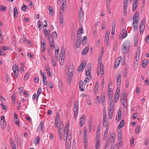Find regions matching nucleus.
Segmentation results:
<instances>
[{
	"label": "nucleus",
	"instance_id": "nucleus-1",
	"mask_svg": "<svg viewBox=\"0 0 149 149\" xmlns=\"http://www.w3.org/2000/svg\"><path fill=\"white\" fill-rule=\"evenodd\" d=\"M139 20V12H136L133 16V22L132 23L134 28L133 30L134 31H136L137 29Z\"/></svg>",
	"mask_w": 149,
	"mask_h": 149
},
{
	"label": "nucleus",
	"instance_id": "nucleus-2",
	"mask_svg": "<svg viewBox=\"0 0 149 149\" xmlns=\"http://www.w3.org/2000/svg\"><path fill=\"white\" fill-rule=\"evenodd\" d=\"M130 46V42L125 41L122 45L121 48V51L123 54H125L129 51Z\"/></svg>",
	"mask_w": 149,
	"mask_h": 149
},
{
	"label": "nucleus",
	"instance_id": "nucleus-3",
	"mask_svg": "<svg viewBox=\"0 0 149 149\" xmlns=\"http://www.w3.org/2000/svg\"><path fill=\"white\" fill-rule=\"evenodd\" d=\"M69 123L68 122L67 123H66L65 127L64 128V137L66 136V139H68V130L69 129Z\"/></svg>",
	"mask_w": 149,
	"mask_h": 149
},
{
	"label": "nucleus",
	"instance_id": "nucleus-4",
	"mask_svg": "<svg viewBox=\"0 0 149 149\" xmlns=\"http://www.w3.org/2000/svg\"><path fill=\"white\" fill-rule=\"evenodd\" d=\"M84 61L81 63L80 65L79 66L77 69V71L79 72H81L83 70L84 68L86 65V63L84 62Z\"/></svg>",
	"mask_w": 149,
	"mask_h": 149
},
{
	"label": "nucleus",
	"instance_id": "nucleus-5",
	"mask_svg": "<svg viewBox=\"0 0 149 149\" xmlns=\"http://www.w3.org/2000/svg\"><path fill=\"white\" fill-rule=\"evenodd\" d=\"M80 9L79 11V20L80 21L81 19V20H82V17H83V9L82 7H80Z\"/></svg>",
	"mask_w": 149,
	"mask_h": 149
},
{
	"label": "nucleus",
	"instance_id": "nucleus-6",
	"mask_svg": "<svg viewBox=\"0 0 149 149\" xmlns=\"http://www.w3.org/2000/svg\"><path fill=\"white\" fill-rule=\"evenodd\" d=\"M126 96L125 92L124 91H122L120 95V99L121 101L126 100Z\"/></svg>",
	"mask_w": 149,
	"mask_h": 149
},
{
	"label": "nucleus",
	"instance_id": "nucleus-7",
	"mask_svg": "<svg viewBox=\"0 0 149 149\" xmlns=\"http://www.w3.org/2000/svg\"><path fill=\"white\" fill-rule=\"evenodd\" d=\"M43 83V84L45 86L47 84V79L46 77V75L45 73L42 74Z\"/></svg>",
	"mask_w": 149,
	"mask_h": 149
},
{
	"label": "nucleus",
	"instance_id": "nucleus-8",
	"mask_svg": "<svg viewBox=\"0 0 149 149\" xmlns=\"http://www.w3.org/2000/svg\"><path fill=\"white\" fill-rule=\"evenodd\" d=\"M85 121V117L84 116H82L80 120V126L81 127L84 124Z\"/></svg>",
	"mask_w": 149,
	"mask_h": 149
},
{
	"label": "nucleus",
	"instance_id": "nucleus-9",
	"mask_svg": "<svg viewBox=\"0 0 149 149\" xmlns=\"http://www.w3.org/2000/svg\"><path fill=\"white\" fill-rule=\"evenodd\" d=\"M121 112L120 111H118L116 115V120L117 122L119 121L121 118Z\"/></svg>",
	"mask_w": 149,
	"mask_h": 149
},
{
	"label": "nucleus",
	"instance_id": "nucleus-10",
	"mask_svg": "<svg viewBox=\"0 0 149 149\" xmlns=\"http://www.w3.org/2000/svg\"><path fill=\"white\" fill-rule=\"evenodd\" d=\"M10 144L13 149H16V146L12 138H11L10 141Z\"/></svg>",
	"mask_w": 149,
	"mask_h": 149
},
{
	"label": "nucleus",
	"instance_id": "nucleus-11",
	"mask_svg": "<svg viewBox=\"0 0 149 149\" xmlns=\"http://www.w3.org/2000/svg\"><path fill=\"white\" fill-rule=\"evenodd\" d=\"M17 7H16L14 8V17L15 18H16L18 17L17 13H18Z\"/></svg>",
	"mask_w": 149,
	"mask_h": 149
},
{
	"label": "nucleus",
	"instance_id": "nucleus-12",
	"mask_svg": "<svg viewBox=\"0 0 149 149\" xmlns=\"http://www.w3.org/2000/svg\"><path fill=\"white\" fill-rule=\"evenodd\" d=\"M65 49L64 47L63 46L62 47V49L61 50V52L60 53V56L62 57H63L65 56Z\"/></svg>",
	"mask_w": 149,
	"mask_h": 149
},
{
	"label": "nucleus",
	"instance_id": "nucleus-13",
	"mask_svg": "<svg viewBox=\"0 0 149 149\" xmlns=\"http://www.w3.org/2000/svg\"><path fill=\"white\" fill-rule=\"evenodd\" d=\"M121 82V75L119 74L118 75L117 79V84L118 85H120Z\"/></svg>",
	"mask_w": 149,
	"mask_h": 149
},
{
	"label": "nucleus",
	"instance_id": "nucleus-14",
	"mask_svg": "<svg viewBox=\"0 0 149 149\" xmlns=\"http://www.w3.org/2000/svg\"><path fill=\"white\" fill-rule=\"evenodd\" d=\"M88 47H86L83 49L82 52V54L83 55H85L88 52Z\"/></svg>",
	"mask_w": 149,
	"mask_h": 149
},
{
	"label": "nucleus",
	"instance_id": "nucleus-15",
	"mask_svg": "<svg viewBox=\"0 0 149 149\" xmlns=\"http://www.w3.org/2000/svg\"><path fill=\"white\" fill-rule=\"evenodd\" d=\"M110 109L113 110L114 109V104L113 101H111L109 108V109Z\"/></svg>",
	"mask_w": 149,
	"mask_h": 149
},
{
	"label": "nucleus",
	"instance_id": "nucleus-16",
	"mask_svg": "<svg viewBox=\"0 0 149 149\" xmlns=\"http://www.w3.org/2000/svg\"><path fill=\"white\" fill-rule=\"evenodd\" d=\"M91 70H90L89 69L87 70H86L85 73L87 77H88L89 78H91Z\"/></svg>",
	"mask_w": 149,
	"mask_h": 149
},
{
	"label": "nucleus",
	"instance_id": "nucleus-17",
	"mask_svg": "<svg viewBox=\"0 0 149 149\" xmlns=\"http://www.w3.org/2000/svg\"><path fill=\"white\" fill-rule=\"evenodd\" d=\"M137 6V3H136V1H134L133 4V11H134L136 9Z\"/></svg>",
	"mask_w": 149,
	"mask_h": 149
},
{
	"label": "nucleus",
	"instance_id": "nucleus-18",
	"mask_svg": "<svg viewBox=\"0 0 149 149\" xmlns=\"http://www.w3.org/2000/svg\"><path fill=\"white\" fill-rule=\"evenodd\" d=\"M78 108H74V118L75 119H76L78 114Z\"/></svg>",
	"mask_w": 149,
	"mask_h": 149
},
{
	"label": "nucleus",
	"instance_id": "nucleus-19",
	"mask_svg": "<svg viewBox=\"0 0 149 149\" xmlns=\"http://www.w3.org/2000/svg\"><path fill=\"white\" fill-rule=\"evenodd\" d=\"M125 123V121L123 120H122L120 121L119 124V125L118 127V129L121 128L123 126L124 124Z\"/></svg>",
	"mask_w": 149,
	"mask_h": 149
},
{
	"label": "nucleus",
	"instance_id": "nucleus-20",
	"mask_svg": "<svg viewBox=\"0 0 149 149\" xmlns=\"http://www.w3.org/2000/svg\"><path fill=\"white\" fill-rule=\"evenodd\" d=\"M145 26H139L140 33H142L144 31Z\"/></svg>",
	"mask_w": 149,
	"mask_h": 149
},
{
	"label": "nucleus",
	"instance_id": "nucleus-21",
	"mask_svg": "<svg viewBox=\"0 0 149 149\" xmlns=\"http://www.w3.org/2000/svg\"><path fill=\"white\" fill-rule=\"evenodd\" d=\"M45 69L46 70V71H47V74L49 77L51 76L52 75V74L50 72V69L49 67H46Z\"/></svg>",
	"mask_w": 149,
	"mask_h": 149
},
{
	"label": "nucleus",
	"instance_id": "nucleus-22",
	"mask_svg": "<svg viewBox=\"0 0 149 149\" xmlns=\"http://www.w3.org/2000/svg\"><path fill=\"white\" fill-rule=\"evenodd\" d=\"M121 56H120L118 57L115 62V64L117 65H119L120 64V61H121Z\"/></svg>",
	"mask_w": 149,
	"mask_h": 149
},
{
	"label": "nucleus",
	"instance_id": "nucleus-23",
	"mask_svg": "<svg viewBox=\"0 0 149 149\" xmlns=\"http://www.w3.org/2000/svg\"><path fill=\"white\" fill-rule=\"evenodd\" d=\"M108 136H109V140H110L111 143H113L114 142L115 140V136H114L108 135Z\"/></svg>",
	"mask_w": 149,
	"mask_h": 149
},
{
	"label": "nucleus",
	"instance_id": "nucleus-24",
	"mask_svg": "<svg viewBox=\"0 0 149 149\" xmlns=\"http://www.w3.org/2000/svg\"><path fill=\"white\" fill-rule=\"evenodd\" d=\"M98 89V82L97 81H96L94 91L95 92H97Z\"/></svg>",
	"mask_w": 149,
	"mask_h": 149
},
{
	"label": "nucleus",
	"instance_id": "nucleus-25",
	"mask_svg": "<svg viewBox=\"0 0 149 149\" xmlns=\"http://www.w3.org/2000/svg\"><path fill=\"white\" fill-rule=\"evenodd\" d=\"M1 127L2 129H4L6 125V123L5 121H1Z\"/></svg>",
	"mask_w": 149,
	"mask_h": 149
},
{
	"label": "nucleus",
	"instance_id": "nucleus-26",
	"mask_svg": "<svg viewBox=\"0 0 149 149\" xmlns=\"http://www.w3.org/2000/svg\"><path fill=\"white\" fill-rule=\"evenodd\" d=\"M42 92V89L41 87H40L38 88L37 93V99H38L40 95V93Z\"/></svg>",
	"mask_w": 149,
	"mask_h": 149
},
{
	"label": "nucleus",
	"instance_id": "nucleus-27",
	"mask_svg": "<svg viewBox=\"0 0 149 149\" xmlns=\"http://www.w3.org/2000/svg\"><path fill=\"white\" fill-rule=\"evenodd\" d=\"M11 98L12 99V102L13 103H15L16 102L15 95V93H13L11 96Z\"/></svg>",
	"mask_w": 149,
	"mask_h": 149
},
{
	"label": "nucleus",
	"instance_id": "nucleus-28",
	"mask_svg": "<svg viewBox=\"0 0 149 149\" xmlns=\"http://www.w3.org/2000/svg\"><path fill=\"white\" fill-rule=\"evenodd\" d=\"M71 143V141L67 142L66 144V149H69Z\"/></svg>",
	"mask_w": 149,
	"mask_h": 149
},
{
	"label": "nucleus",
	"instance_id": "nucleus-29",
	"mask_svg": "<svg viewBox=\"0 0 149 149\" xmlns=\"http://www.w3.org/2000/svg\"><path fill=\"white\" fill-rule=\"evenodd\" d=\"M148 60L145 59L143 60L142 62V63L143 64V65L142 66L143 67V68L145 67L146 65L148 64Z\"/></svg>",
	"mask_w": 149,
	"mask_h": 149
},
{
	"label": "nucleus",
	"instance_id": "nucleus-30",
	"mask_svg": "<svg viewBox=\"0 0 149 149\" xmlns=\"http://www.w3.org/2000/svg\"><path fill=\"white\" fill-rule=\"evenodd\" d=\"M100 141H97L96 142L95 148L96 149H99L100 147Z\"/></svg>",
	"mask_w": 149,
	"mask_h": 149
},
{
	"label": "nucleus",
	"instance_id": "nucleus-31",
	"mask_svg": "<svg viewBox=\"0 0 149 149\" xmlns=\"http://www.w3.org/2000/svg\"><path fill=\"white\" fill-rule=\"evenodd\" d=\"M49 13H51V15H53L54 11L52 7L51 6H49Z\"/></svg>",
	"mask_w": 149,
	"mask_h": 149
},
{
	"label": "nucleus",
	"instance_id": "nucleus-32",
	"mask_svg": "<svg viewBox=\"0 0 149 149\" xmlns=\"http://www.w3.org/2000/svg\"><path fill=\"white\" fill-rule=\"evenodd\" d=\"M36 141L34 142V143L36 145L38 144L40 142V137L39 136H37L36 138Z\"/></svg>",
	"mask_w": 149,
	"mask_h": 149
},
{
	"label": "nucleus",
	"instance_id": "nucleus-33",
	"mask_svg": "<svg viewBox=\"0 0 149 149\" xmlns=\"http://www.w3.org/2000/svg\"><path fill=\"white\" fill-rule=\"evenodd\" d=\"M84 141V144L85 146V148H86L87 146L88 145V139H86V138H83Z\"/></svg>",
	"mask_w": 149,
	"mask_h": 149
},
{
	"label": "nucleus",
	"instance_id": "nucleus-34",
	"mask_svg": "<svg viewBox=\"0 0 149 149\" xmlns=\"http://www.w3.org/2000/svg\"><path fill=\"white\" fill-rule=\"evenodd\" d=\"M110 141V140H109V136H108L107 139V140L106 141L105 145V148H106L107 147H108V146L109 142Z\"/></svg>",
	"mask_w": 149,
	"mask_h": 149
},
{
	"label": "nucleus",
	"instance_id": "nucleus-35",
	"mask_svg": "<svg viewBox=\"0 0 149 149\" xmlns=\"http://www.w3.org/2000/svg\"><path fill=\"white\" fill-rule=\"evenodd\" d=\"M105 96L104 94H103L101 96V102L102 103H104L105 102Z\"/></svg>",
	"mask_w": 149,
	"mask_h": 149
},
{
	"label": "nucleus",
	"instance_id": "nucleus-36",
	"mask_svg": "<svg viewBox=\"0 0 149 149\" xmlns=\"http://www.w3.org/2000/svg\"><path fill=\"white\" fill-rule=\"evenodd\" d=\"M145 22H146V18H144L141 22L139 24V26H145Z\"/></svg>",
	"mask_w": 149,
	"mask_h": 149
},
{
	"label": "nucleus",
	"instance_id": "nucleus-37",
	"mask_svg": "<svg viewBox=\"0 0 149 149\" xmlns=\"http://www.w3.org/2000/svg\"><path fill=\"white\" fill-rule=\"evenodd\" d=\"M140 127L139 125L137 126L136 128V133L137 134H138L139 133L140 131Z\"/></svg>",
	"mask_w": 149,
	"mask_h": 149
},
{
	"label": "nucleus",
	"instance_id": "nucleus-38",
	"mask_svg": "<svg viewBox=\"0 0 149 149\" xmlns=\"http://www.w3.org/2000/svg\"><path fill=\"white\" fill-rule=\"evenodd\" d=\"M83 138H87L86 130V128H84L83 132Z\"/></svg>",
	"mask_w": 149,
	"mask_h": 149
},
{
	"label": "nucleus",
	"instance_id": "nucleus-39",
	"mask_svg": "<svg viewBox=\"0 0 149 149\" xmlns=\"http://www.w3.org/2000/svg\"><path fill=\"white\" fill-rule=\"evenodd\" d=\"M43 127V124L42 123H41L39 124V125L38 127V130H40L41 129L42 130Z\"/></svg>",
	"mask_w": 149,
	"mask_h": 149
},
{
	"label": "nucleus",
	"instance_id": "nucleus-40",
	"mask_svg": "<svg viewBox=\"0 0 149 149\" xmlns=\"http://www.w3.org/2000/svg\"><path fill=\"white\" fill-rule=\"evenodd\" d=\"M127 30L125 31L122 35V38H124L127 37Z\"/></svg>",
	"mask_w": 149,
	"mask_h": 149
},
{
	"label": "nucleus",
	"instance_id": "nucleus-41",
	"mask_svg": "<svg viewBox=\"0 0 149 149\" xmlns=\"http://www.w3.org/2000/svg\"><path fill=\"white\" fill-rule=\"evenodd\" d=\"M122 102V104L123 106V107L124 108H126L127 107V103L126 102V100H123V101H121Z\"/></svg>",
	"mask_w": 149,
	"mask_h": 149
},
{
	"label": "nucleus",
	"instance_id": "nucleus-42",
	"mask_svg": "<svg viewBox=\"0 0 149 149\" xmlns=\"http://www.w3.org/2000/svg\"><path fill=\"white\" fill-rule=\"evenodd\" d=\"M6 7L3 6L1 5H0V10L2 11H5L6 10Z\"/></svg>",
	"mask_w": 149,
	"mask_h": 149
},
{
	"label": "nucleus",
	"instance_id": "nucleus-43",
	"mask_svg": "<svg viewBox=\"0 0 149 149\" xmlns=\"http://www.w3.org/2000/svg\"><path fill=\"white\" fill-rule=\"evenodd\" d=\"M65 8V7L64 6H61L60 8V13L61 14L62 13L63 11L64 10V8Z\"/></svg>",
	"mask_w": 149,
	"mask_h": 149
},
{
	"label": "nucleus",
	"instance_id": "nucleus-44",
	"mask_svg": "<svg viewBox=\"0 0 149 149\" xmlns=\"http://www.w3.org/2000/svg\"><path fill=\"white\" fill-rule=\"evenodd\" d=\"M3 40V36L2 35V32L0 29V42L2 43Z\"/></svg>",
	"mask_w": 149,
	"mask_h": 149
},
{
	"label": "nucleus",
	"instance_id": "nucleus-45",
	"mask_svg": "<svg viewBox=\"0 0 149 149\" xmlns=\"http://www.w3.org/2000/svg\"><path fill=\"white\" fill-rule=\"evenodd\" d=\"M81 41L77 40L76 44V48H77L79 47L81 44Z\"/></svg>",
	"mask_w": 149,
	"mask_h": 149
},
{
	"label": "nucleus",
	"instance_id": "nucleus-46",
	"mask_svg": "<svg viewBox=\"0 0 149 149\" xmlns=\"http://www.w3.org/2000/svg\"><path fill=\"white\" fill-rule=\"evenodd\" d=\"M59 22L60 24H61L63 23V18L62 16V15H60V18H59Z\"/></svg>",
	"mask_w": 149,
	"mask_h": 149
},
{
	"label": "nucleus",
	"instance_id": "nucleus-47",
	"mask_svg": "<svg viewBox=\"0 0 149 149\" xmlns=\"http://www.w3.org/2000/svg\"><path fill=\"white\" fill-rule=\"evenodd\" d=\"M100 135L99 133H97L95 137V140L97 141H100Z\"/></svg>",
	"mask_w": 149,
	"mask_h": 149
},
{
	"label": "nucleus",
	"instance_id": "nucleus-48",
	"mask_svg": "<svg viewBox=\"0 0 149 149\" xmlns=\"http://www.w3.org/2000/svg\"><path fill=\"white\" fill-rule=\"evenodd\" d=\"M59 130L58 131V135H63V129H61L59 127H58Z\"/></svg>",
	"mask_w": 149,
	"mask_h": 149
},
{
	"label": "nucleus",
	"instance_id": "nucleus-49",
	"mask_svg": "<svg viewBox=\"0 0 149 149\" xmlns=\"http://www.w3.org/2000/svg\"><path fill=\"white\" fill-rule=\"evenodd\" d=\"M13 72H14V74H15L14 77L15 78L16 77L17 78H18V70H14L13 71Z\"/></svg>",
	"mask_w": 149,
	"mask_h": 149
},
{
	"label": "nucleus",
	"instance_id": "nucleus-50",
	"mask_svg": "<svg viewBox=\"0 0 149 149\" xmlns=\"http://www.w3.org/2000/svg\"><path fill=\"white\" fill-rule=\"evenodd\" d=\"M100 72L101 73H102V75L104 73V67L103 65H102V66L100 68Z\"/></svg>",
	"mask_w": 149,
	"mask_h": 149
},
{
	"label": "nucleus",
	"instance_id": "nucleus-51",
	"mask_svg": "<svg viewBox=\"0 0 149 149\" xmlns=\"http://www.w3.org/2000/svg\"><path fill=\"white\" fill-rule=\"evenodd\" d=\"M14 121L15 122V124L17 125V126L19 127H20V125L19 123V121L17 120V119H16L15 120H14Z\"/></svg>",
	"mask_w": 149,
	"mask_h": 149
},
{
	"label": "nucleus",
	"instance_id": "nucleus-52",
	"mask_svg": "<svg viewBox=\"0 0 149 149\" xmlns=\"http://www.w3.org/2000/svg\"><path fill=\"white\" fill-rule=\"evenodd\" d=\"M52 37H55V38H56L57 37L56 32V31H54L52 34Z\"/></svg>",
	"mask_w": 149,
	"mask_h": 149
},
{
	"label": "nucleus",
	"instance_id": "nucleus-53",
	"mask_svg": "<svg viewBox=\"0 0 149 149\" xmlns=\"http://www.w3.org/2000/svg\"><path fill=\"white\" fill-rule=\"evenodd\" d=\"M44 33L47 38H49V37L50 36H49V34L48 33L45 31L44 30Z\"/></svg>",
	"mask_w": 149,
	"mask_h": 149
},
{
	"label": "nucleus",
	"instance_id": "nucleus-54",
	"mask_svg": "<svg viewBox=\"0 0 149 149\" xmlns=\"http://www.w3.org/2000/svg\"><path fill=\"white\" fill-rule=\"evenodd\" d=\"M118 139L119 141H120V140L122 139V134L121 132H119L118 134Z\"/></svg>",
	"mask_w": 149,
	"mask_h": 149
},
{
	"label": "nucleus",
	"instance_id": "nucleus-55",
	"mask_svg": "<svg viewBox=\"0 0 149 149\" xmlns=\"http://www.w3.org/2000/svg\"><path fill=\"white\" fill-rule=\"evenodd\" d=\"M91 64L90 63H88V64L87 66L86 67V70H91Z\"/></svg>",
	"mask_w": 149,
	"mask_h": 149
},
{
	"label": "nucleus",
	"instance_id": "nucleus-56",
	"mask_svg": "<svg viewBox=\"0 0 149 149\" xmlns=\"http://www.w3.org/2000/svg\"><path fill=\"white\" fill-rule=\"evenodd\" d=\"M49 44L51 47H53L54 48V41H50L49 42Z\"/></svg>",
	"mask_w": 149,
	"mask_h": 149
},
{
	"label": "nucleus",
	"instance_id": "nucleus-57",
	"mask_svg": "<svg viewBox=\"0 0 149 149\" xmlns=\"http://www.w3.org/2000/svg\"><path fill=\"white\" fill-rule=\"evenodd\" d=\"M92 124L91 122L89 123L88 125L89 132H90L91 130Z\"/></svg>",
	"mask_w": 149,
	"mask_h": 149
},
{
	"label": "nucleus",
	"instance_id": "nucleus-58",
	"mask_svg": "<svg viewBox=\"0 0 149 149\" xmlns=\"http://www.w3.org/2000/svg\"><path fill=\"white\" fill-rule=\"evenodd\" d=\"M110 34V32L109 31H107L106 32V34L105 35V38H109V35Z\"/></svg>",
	"mask_w": 149,
	"mask_h": 149
},
{
	"label": "nucleus",
	"instance_id": "nucleus-59",
	"mask_svg": "<svg viewBox=\"0 0 149 149\" xmlns=\"http://www.w3.org/2000/svg\"><path fill=\"white\" fill-rule=\"evenodd\" d=\"M109 38H105V41H106V43H107L106 45L107 46L109 45Z\"/></svg>",
	"mask_w": 149,
	"mask_h": 149
},
{
	"label": "nucleus",
	"instance_id": "nucleus-60",
	"mask_svg": "<svg viewBox=\"0 0 149 149\" xmlns=\"http://www.w3.org/2000/svg\"><path fill=\"white\" fill-rule=\"evenodd\" d=\"M29 75H30V74L29 73H26L25 75V76L24 78V79L25 80L27 79Z\"/></svg>",
	"mask_w": 149,
	"mask_h": 149
},
{
	"label": "nucleus",
	"instance_id": "nucleus-61",
	"mask_svg": "<svg viewBox=\"0 0 149 149\" xmlns=\"http://www.w3.org/2000/svg\"><path fill=\"white\" fill-rule=\"evenodd\" d=\"M102 125L103 127H107V126H109V124H107V122L105 121V122H102Z\"/></svg>",
	"mask_w": 149,
	"mask_h": 149
},
{
	"label": "nucleus",
	"instance_id": "nucleus-62",
	"mask_svg": "<svg viewBox=\"0 0 149 149\" xmlns=\"http://www.w3.org/2000/svg\"><path fill=\"white\" fill-rule=\"evenodd\" d=\"M52 63L53 67H54L56 65V61L54 59L52 60Z\"/></svg>",
	"mask_w": 149,
	"mask_h": 149
},
{
	"label": "nucleus",
	"instance_id": "nucleus-63",
	"mask_svg": "<svg viewBox=\"0 0 149 149\" xmlns=\"http://www.w3.org/2000/svg\"><path fill=\"white\" fill-rule=\"evenodd\" d=\"M134 139L133 138H132L131 139V146H134Z\"/></svg>",
	"mask_w": 149,
	"mask_h": 149
},
{
	"label": "nucleus",
	"instance_id": "nucleus-64",
	"mask_svg": "<svg viewBox=\"0 0 149 149\" xmlns=\"http://www.w3.org/2000/svg\"><path fill=\"white\" fill-rule=\"evenodd\" d=\"M138 42V39L137 38H136L134 40V46L136 47L137 45V43Z\"/></svg>",
	"mask_w": 149,
	"mask_h": 149
}]
</instances>
